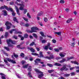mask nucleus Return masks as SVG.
<instances>
[{"label": "nucleus", "mask_w": 79, "mask_h": 79, "mask_svg": "<svg viewBox=\"0 0 79 79\" xmlns=\"http://www.w3.org/2000/svg\"><path fill=\"white\" fill-rule=\"evenodd\" d=\"M54 50L55 51V52H59V49H55Z\"/></svg>", "instance_id": "nucleus-55"}, {"label": "nucleus", "mask_w": 79, "mask_h": 79, "mask_svg": "<svg viewBox=\"0 0 79 79\" xmlns=\"http://www.w3.org/2000/svg\"><path fill=\"white\" fill-rule=\"evenodd\" d=\"M32 55H35V56H39V54H37V53H32Z\"/></svg>", "instance_id": "nucleus-43"}, {"label": "nucleus", "mask_w": 79, "mask_h": 79, "mask_svg": "<svg viewBox=\"0 0 79 79\" xmlns=\"http://www.w3.org/2000/svg\"><path fill=\"white\" fill-rule=\"evenodd\" d=\"M25 26L26 27H29V24H25Z\"/></svg>", "instance_id": "nucleus-60"}, {"label": "nucleus", "mask_w": 79, "mask_h": 79, "mask_svg": "<svg viewBox=\"0 0 79 79\" xmlns=\"http://www.w3.org/2000/svg\"><path fill=\"white\" fill-rule=\"evenodd\" d=\"M71 76H74V75H75V73H71Z\"/></svg>", "instance_id": "nucleus-59"}, {"label": "nucleus", "mask_w": 79, "mask_h": 79, "mask_svg": "<svg viewBox=\"0 0 79 79\" xmlns=\"http://www.w3.org/2000/svg\"><path fill=\"white\" fill-rule=\"evenodd\" d=\"M17 47L18 48H20V49H23V48H21V45H17Z\"/></svg>", "instance_id": "nucleus-22"}, {"label": "nucleus", "mask_w": 79, "mask_h": 79, "mask_svg": "<svg viewBox=\"0 0 79 79\" xmlns=\"http://www.w3.org/2000/svg\"><path fill=\"white\" fill-rule=\"evenodd\" d=\"M4 48L7 51H10V48H9L7 47H4Z\"/></svg>", "instance_id": "nucleus-27"}, {"label": "nucleus", "mask_w": 79, "mask_h": 79, "mask_svg": "<svg viewBox=\"0 0 79 79\" xmlns=\"http://www.w3.org/2000/svg\"><path fill=\"white\" fill-rule=\"evenodd\" d=\"M60 70L61 71H63V70H64V71H68V69L66 68V65H64L62 68L60 69Z\"/></svg>", "instance_id": "nucleus-3"}, {"label": "nucleus", "mask_w": 79, "mask_h": 79, "mask_svg": "<svg viewBox=\"0 0 79 79\" xmlns=\"http://www.w3.org/2000/svg\"><path fill=\"white\" fill-rule=\"evenodd\" d=\"M28 66H29V64H26L25 65H23V68L26 69V68H27Z\"/></svg>", "instance_id": "nucleus-18"}, {"label": "nucleus", "mask_w": 79, "mask_h": 79, "mask_svg": "<svg viewBox=\"0 0 79 79\" xmlns=\"http://www.w3.org/2000/svg\"><path fill=\"white\" fill-rule=\"evenodd\" d=\"M65 11L66 12H68L69 11V9L67 8L65 9Z\"/></svg>", "instance_id": "nucleus-54"}, {"label": "nucleus", "mask_w": 79, "mask_h": 79, "mask_svg": "<svg viewBox=\"0 0 79 79\" xmlns=\"http://www.w3.org/2000/svg\"><path fill=\"white\" fill-rule=\"evenodd\" d=\"M4 8H5L6 10H7L8 11H9V10H10V11H11V12H13V10L11 8H8V7L6 6H4Z\"/></svg>", "instance_id": "nucleus-5"}, {"label": "nucleus", "mask_w": 79, "mask_h": 79, "mask_svg": "<svg viewBox=\"0 0 79 79\" xmlns=\"http://www.w3.org/2000/svg\"><path fill=\"white\" fill-rule=\"evenodd\" d=\"M59 79H65L64 77H60L59 78Z\"/></svg>", "instance_id": "nucleus-64"}, {"label": "nucleus", "mask_w": 79, "mask_h": 79, "mask_svg": "<svg viewBox=\"0 0 79 79\" xmlns=\"http://www.w3.org/2000/svg\"><path fill=\"white\" fill-rule=\"evenodd\" d=\"M2 12H3L4 13V15H5V16H6V15L7 12H6V10H2Z\"/></svg>", "instance_id": "nucleus-17"}, {"label": "nucleus", "mask_w": 79, "mask_h": 79, "mask_svg": "<svg viewBox=\"0 0 79 79\" xmlns=\"http://www.w3.org/2000/svg\"><path fill=\"white\" fill-rule=\"evenodd\" d=\"M36 60H37L38 61H40V59L37 58L36 59Z\"/></svg>", "instance_id": "nucleus-61"}, {"label": "nucleus", "mask_w": 79, "mask_h": 79, "mask_svg": "<svg viewBox=\"0 0 79 79\" xmlns=\"http://www.w3.org/2000/svg\"><path fill=\"white\" fill-rule=\"evenodd\" d=\"M47 65L48 66L50 67V68H53V66L52 64H47Z\"/></svg>", "instance_id": "nucleus-19"}, {"label": "nucleus", "mask_w": 79, "mask_h": 79, "mask_svg": "<svg viewBox=\"0 0 79 79\" xmlns=\"http://www.w3.org/2000/svg\"><path fill=\"white\" fill-rule=\"evenodd\" d=\"M13 21H15V22H16V23H19L18 21V20H17V19H16V17L14 18Z\"/></svg>", "instance_id": "nucleus-21"}, {"label": "nucleus", "mask_w": 79, "mask_h": 79, "mask_svg": "<svg viewBox=\"0 0 79 79\" xmlns=\"http://www.w3.org/2000/svg\"><path fill=\"white\" fill-rule=\"evenodd\" d=\"M23 19H24V20L25 21H26L27 22V21H28V19L24 17H23Z\"/></svg>", "instance_id": "nucleus-42"}, {"label": "nucleus", "mask_w": 79, "mask_h": 79, "mask_svg": "<svg viewBox=\"0 0 79 79\" xmlns=\"http://www.w3.org/2000/svg\"><path fill=\"white\" fill-rule=\"evenodd\" d=\"M33 35L35 37V38H36V39H37V35H36V34H33Z\"/></svg>", "instance_id": "nucleus-38"}, {"label": "nucleus", "mask_w": 79, "mask_h": 79, "mask_svg": "<svg viewBox=\"0 0 79 79\" xmlns=\"http://www.w3.org/2000/svg\"><path fill=\"white\" fill-rule=\"evenodd\" d=\"M60 3H64V1L63 0H61L60 1Z\"/></svg>", "instance_id": "nucleus-44"}, {"label": "nucleus", "mask_w": 79, "mask_h": 79, "mask_svg": "<svg viewBox=\"0 0 79 79\" xmlns=\"http://www.w3.org/2000/svg\"><path fill=\"white\" fill-rule=\"evenodd\" d=\"M11 60H11L9 58H7V60L8 61H9V62H10V61L11 62Z\"/></svg>", "instance_id": "nucleus-53"}, {"label": "nucleus", "mask_w": 79, "mask_h": 79, "mask_svg": "<svg viewBox=\"0 0 79 79\" xmlns=\"http://www.w3.org/2000/svg\"><path fill=\"white\" fill-rule=\"evenodd\" d=\"M42 52H40L39 53V55L40 56H38V57L39 58H41V57H44V55L42 54Z\"/></svg>", "instance_id": "nucleus-9"}, {"label": "nucleus", "mask_w": 79, "mask_h": 79, "mask_svg": "<svg viewBox=\"0 0 79 79\" xmlns=\"http://www.w3.org/2000/svg\"><path fill=\"white\" fill-rule=\"evenodd\" d=\"M13 55L15 58H18V55H16V54L15 52L13 53Z\"/></svg>", "instance_id": "nucleus-24"}, {"label": "nucleus", "mask_w": 79, "mask_h": 79, "mask_svg": "<svg viewBox=\"0 0 79 79\" xmlns=\"http://www.w3.org/2000/svg\"><path fill=\"white\" fill-rule=\"evenodd\" d=\"M4 65L2 64H0V68H3L2 67H4Z\"/></svg>", "instance_id": "nucleus-51"}, {"label": "nucleus", "mask_w": 79, "mask_h": 79, "mask_svg": "<svg viewBox=\"0 0 79 79\" xmlns=\"http://www.w3.org/2000/svg\"><path fill=\"white\" fill-rule=\"evenodd\" d=\"M2 79H6V78H5V76H2Z\"/></svg>", "instance_id": "nucleus-57"}, {"label": "nucleus", "mask_w": 79, "mask_h": 79, "mask_svg": "<svg viewBox=\"0 0 79 79\" xmlns=\"http://www.w3.org/2000/svg\"><path fill=\"white\" fill-rule=\"evenodd\" d=\"M11 28V27L10 26H7L6 27V29L7 30H8L9 29H10Z\"/></svg>", "instance_id": "nucleus-46"}, {"label": "nucleus", "mask_w": 79, "mask_h": 79, "mask_svg": "<svg viewBox=\"0 0 79 79\" xmlns=\"http://www.w3.org/2000/svg\"><path fill=\"white\" fill-rule=\"evenodd\" d=\"M5 9V6H2L0 8V10H3Z\"/></svg>", "instance_id": "nucleus-49"}, {"label": "nucleus", "mask_w": 79, "mask_h": 79, "mask_svg": "<svg viewBox=\"0 0 79 79\" xmlns=\"http://www.w3.org/2000/svg\"><path fill=\"white\" fill-rule=\"evenodd\" d=\"M25 62V61H24V60H23L22 61V63L23 64V65H24V63Z\"/></svg>", "instance_id": "nucleus-56"}, {"label": "nucleus", "mask_w": 79, "mask_h": 79, "mask_svg": "<svg viewBox=\"0 0 79 79\" xmlns=\"http://www.w3.org/2000/svg\"><path fill=\"white\" fill-rule=\"evenodd\" d=\"M44 58H46L47 59H48V60H50V59H53V58H54V56H53V55H51L49 57L48 56H46L44 57Z\"/></svg>", "instance_id": "nucleus-6"}, {"label": "nucleus", "mask_w": 79, "mask_h": 79, "mask_svg": "<svg viewBox=\"0 0 79 79\" xmlns=\"http://www.w3.org/2000/svg\"><path fill=\"white\" fill-rule=\"evenodd\" d=\"M7 42L8 45V47H13V45L10 44V42H11L12 44H15V43H14V42L12 41L11 39L7 40Z\"/></svg>", "instance_id": "nucleus-2"}, {"label": "nucleus", "mask_w": 79, "mask_h": 79, "mask_svg": "<svg viewBox=\"0 0 79 79\" xmlns=\"http://www.w3.org/2000/svg\"><path fill=\"white\" fill-rule=\"evenodd\" d=\"M73 20V19L70 18L67 21V23H70L71 21Z\"/></svg>", "instance_id": "nucleus-13"}, {"label": "nucleus", "mask_w": 79, "mask_h": 79, "mask_svg": "<svg viewBox=\"0 0 79 79\" xmlns=\"http://www.w3.org/2000/svg\"><path fill=\"white\" fill-rule=\"evenodd\" d=\"M8 35V32H6L5 35V37L6 38Z\"/></svg>", "instance_id": "nucleus-26"}, {"label": "nucleus", "mask_w": 79, "mask_h": 79, "mask_svg": "<svg viewBox=\"0 0 79 79\" xmlns=\"http://www.w3.org/2000/svg\"><path fill=\"white\" fill-rule=\"evenodd\" d=\"M20 56L24 58V53H22L20 54Z\"/></svg>", "instance_id": "nucleus-32"}, {"label": "nucleus", "mask_w": 79, "mask_h": 79, "mask_svg": "<svg viewBox=\"0 0 79 79\" xmlns=\"http://www.w3.org/2000/svg\"><path fill=\"white\" fill-rule=\"evenodd\" d=\"M40 74H41L39 75L38 76V77L40 78H41V77H42L44 76V74H43V73H41Z\"/></svg>", "instance_id": "nucleus-11"}, {"label": "nucleus", "mask_w": 79, "mask_h": 79, "mask_svg": "<svg viewBox=\"0 0 79 79\" xmlns=\"http://www.w3.org/2000/svg\"><path fill=\"white\" fill-rule=\"evenodd\" d=\"M24 37H23V36L21 38V40H24Z\"/></svg>", "instance_id": "nucleus-63"}, {"label": "nucleus", "mask_w": 79, "mask_h": 79, "mask_svg": "<svg viewBox=\"0 0 79 79\" xmlns=\"http://www.w3.org/2000/svg\"><path fill=\"white\" fill-rule=\"evenodd\" d=\"M15 9L16 10V12L19 15H20V13H19V9H18V7L16 6H15Z\"/></svg>", "instance_id": "nucleus-7"}, {"label": "nucleus", "mask_w": 79, "mask_h": 79, "mask_svg": "<svg viewBox=\"0 0 79 79\" xmlns=\"http://www.w3.org/2000/svg\"><path fill=\"white\" fill-rule=\"evenodd\" d=\"M27 69L28 71H32V67H31V66H29Z\"/></svg>", "instance_id": "nucleus-20"}, {"label": "nucleus", "mask_w": 79, "mask_h": 79, "mask_svg": "<svg viewBox=\"0 0 79 79\" xmlns=\"http://www.w3.org/2000/svg\"><path fill=\"white\" fill-rule=\"evenodd\" d=\"M19 6H20L19 7L20 10H23L24 7V5L23 4H18Z\"/></svg>", "instance_id": "nucleus-4"}, {"label": "nucleus", "mask_w": 79, "mask_h": 79, "mask_svg": "<svg viewBox=\"0 0 79 79\" xmlns=\"http://www.w3.org/2000/svg\"><path fill=\"white\" fill-rule=\"evenodd\" d=\"M54 71V70H48V72L49 73H52V72H53Z\"/></svg>", "instance_id": "nucleus-30"}, {"label": "nucleus", "mask_w": 79, "mask_h": 79, "mask_svg": "<svg viewBox=\"0 0 79 79\" xmlns=\"http://www.w3.org/2000/svg\"><path fill=\"white\" fill-rule=\"evenodd\" d=\"M74 58L73 56H72L70 57H68L67 58V59H68L67 60V61H69V60H72L73 59H74Z\"/></svg>", "instance_id": "nucleus-12"}, {"label": "nucleus", "mask_w": 79, "mask_h": 79, "mask_svg": "<svg viewBox=\"0 0 79 79\" xmlns=\"http://www.w3.org/2000/svg\"><path fill=\"white\" fill-rule=\"evenodd\" d=\"M11 24H12L11 23H9L8 22H6L5 23L6 26H8V25H10V26H11Z\"/></svg>", "instance_id": "nucleus-14"}, {"label": "nucleus", "mask_w": 79, "mask_h": 79, "mask_svg": "<svg viewBox=\"0 0 79 79\" xmlns=\"http://www.w3.org/2000/svg\"><path fill=\"white\" fill-rule=\"evenodd\" d=\"M28 75V76H29V77H32V75H31V72H29Z\"/></svg>", "instance_id": "nucleus-23"}, {"label": "nucleus", "mask_w": 79, "mask_h": 79, "mask_svg": "<svg viewBox=\"0 0 79 79\" xmlns=\"http://www.w3.org/2000/svg\"><path fill=\"white\" fill-rule=\"evenodd\" d=\"M30 51L32 52H35V50L33 49V48H31V49L30 50Z\"/></svg>", "instance_id": "nucleus-37"}, {"label": "nucleus", "mask_w": 79, "mask_h": 79, "mask_svg": "<svg viewBox=\"0 0 79 79\" xmlns=\"http://www.w3.org/2000/svg\"><path fill=\"white\" fill-rule=\"evenodd\" d=\"M55 34H57V35H61V32H56L55 33Z\"/></svg>", "instance_id": "nucleus-25"}, {"label": "nucleus", "mask_w": 79, "mask_h": 79, "mask_svg": "<svg viewBox=\"0 0 79 79\" xmlns=\"http://www.w3.org/2000/svg\"><path fill=\"white\" fill-rule=\"evenodd\" d=\"M31 31H28L27 32L29 33H32L33 32H37V30H38V28L37 27H32L31 28Z\"/></svg>", "instance_id": "nucleus-1"}, {"label": "nucleus", "mask_w": 79, "mask_h": 79, "mask_svg": "<svg viewBox=\"0 0 79 79\" xmlns=\"http://www.w3.org/2000/svg\"><path fill=\"white\" fill-rule=\"evenodd\" d=\"M27 17H28L29 18H31V16H30V15L29 13H27Z\"/></svg>", "instance_id": "nucleus-41"}, {"label": "nucleus", "mask_w": 79, "mask_h": 79, "mask_svg": "<svg viewBox=\"0 0 79 79\" xmlns=\"http://www.w3.org/2000/svg\"><path fill=\"white\" fill-rule=\"evenodd\" d=\"M74 64H77V65H79V62H77L76 61H75Z\"/></svg>", "instance_id": "nucleus-47"}, {"label": "nucleus", "mask_w": 79, "mask_h": 79, "mask_svg": "<svg viewBox=\"0 0 79 79\" xmlns=\"http://www.w3.org/2000/svg\"><path fill=\"white\" fill-rule=\"evenodd\" d=\"M53 43H56V40H52Z\"/></svg>", "instance_id": "nucleus-58"}, {"label": "nucleus", "mask_w": 79, "mask_h": 79, "mask_svg": "<svg viewBox=\"0 0 79 79\" xmlns=\"http://www.w3.org/2000/svg\"><path fill=\"white\" fill-rule=\"evenodd\" d=\"M16 76H17V77H18V78H19V79H21V77H20V76H19V75L18 74H16Z\"/></svg>", "instance_id": "nucleus-50"}, {"label": "nucleus", "mask_w": 79, "mask_h": 79, "mask_svg": "<svg viewBox=\"0 0 79 79\" xmlns=\"http://www.w3.org/2000/svg\"><path fill=\"white\" fill-rule=\"evenodd\" d=\"M48 47L47 46H45V47L44 48L45 50H48Z\"/></svg>", "instance_id": "nucleus-39"}, {"label": "nucleus", "mask_w": 79, "mask_h": 79, "mask_svg": "<svg viewBox=\"0 0 79 79\" xmlns=\"http://www.w3.org/2000/svg\"><path fill=\"white\" fill-rule=\"evenodd\" d=\"M44 20L45 21V22H47V21H48V19L46 17H45L44 19Z\"/></svg>", "instance_id": "nucleus-35"}, {"label": "nucleus", "mask_w": 79, "mask_h": 79, "mask_svg": "<svg viewBox=\"0 0 79 79\" xmlns=\"http://www.w3.org/2000/svg\"><path fill=\"white\" fill-rule=\"evenodd\" d=\"M13 38H14V39H18V37L16 36L15 35L13 36Z\"/></svg>", "instance_id": "nucleus-45"}, {"label": "nucleus", "mask_w": 79, "mask_h": 79, "mask_svg": "<svg viewBox=\"0 0 79 79\" xmlns=\"http://www.w3.org/2000/svg\"><path fill=\"white\" fill-rule=\"evenodd\" d=\"M67 61V60H66V59L65 58H64L62 60L59 61V62L60 63H64V61Z\"/></svg>", "instance_id": "nucleus-10"}, {"label": "nucleus", "mask_w": 79, "mask_h": 79, "mask_svg": "<svg viewBox=\"0 0 79 79\" xmlns=\"http://www.w3.org/2000/svg\"><path fill=\"white\" fill-rule=\"evenodd\" d=\"M15 31V29H12L10 31V34H12L13 31Z\"/></svg>", "instance_id": "nucleus-34"}, {"label": "nucleus", "mask_w": 79, "mask_h": 79, "mask_svg": "<svg viewBox=\"0 0 79 79\" xmlns=\"http://www.w3.org/2000/svg\"><path fill=\"white\" fill-rule=\"evenodd\" d=\"M13 4H14V2H10V5H13Z\"/></svg>", "instance_id": "nucleus-62"}, {"label": "nucleus", "mask_w": 79, "mask_h": 79, "mask_svg": "<svg viewBox=\"0 0 79 79\" xmlns=\"http://www.w3.org/2000/svg\"><path fill=\"white\" fill-rule=\"evenodd\" d=\"M54 65H55V66H62V65L59 64V63H55Z\"/></svg>", "instance_id": "nucleus-16"}, {"label": "nucleus", "mask_w": 79, "mask_h": 79, "mask_svg": "<svg viewBox=\"0 0 79 79\" xmlns=\"http://www.w3.org/2000/svg\"><path fill=\"white\" fill-rule=\"evenodd\" d=\"M35 71H36V73H40V74H41L42 73V74H43V72L40 71V70H39L37 69H35Z\"/></svg>", "instance_id": "nucleus-8"}, {"label": "nucleus", "mask_w": 79, "mask_h": 79, "mask_svg": "<svg viewBox=\"0 0 79 79\" xmlns=\"http://www.w3.org/2000/svg\"><path fill=\"white\" fill-rule=\"evenodd\" d=\"M12 12V16H15V13H14V10H13V12Z\"/></svg>", "instance_id": "nucleus-48"}, {"label": "nucleus", "mask_w": 79, "mask_h": 79, "mask_svg": "<svg viewBox=\"0 0 79 79\" xmlns=\"http://www.w3.org/2000/svg\"><path fill=\"white\" fill-rule=\"evenodd\" d=\"M59 55H60V56H61V57H64V56H65V55H63V54L61 53L59 54Z\"/></svg>", "instance_id": "nucleus-36"}, {"label": "nucleus", "mask_w": 79, "mask_h": 79, "mask_svg": "<svg viewBox=\"0 0 79 79\" xmlns=\"http://www.w3.org/2000/svg\"><path fill=\"white\" fill-rule=\"evenodd\" d=\"M46 40H42V44H45V43H46Z\"/></svg>", "instance_id": "nucleus-28"}, {"label": "nucleus", "mask_w": 79, "mask_h": 79, "mask_svg": "<svg viewBox=\"0 0 79 79\" xmlns=\"http://www.w3.org/2000/svg\"><path fill=\"white\" fill-rule=\"evenodd\" d=\"M40 33L43 37H45V35H44V32H40Z\"/></svg>", "instance_id": "nucleus-33"}, {"label": "nucleus", "mask_w": 79, "mask_h": 79, "mask_svg": "<svg viewBox=\"0 0 79 79\" xmlns=\"http://www.w3.org/2000/svg\"><path fill=\"white\" fill-rule=\"evenodd\" d=\"M70 76V74H64V76L65 77H68Z\"/></svg>", "instance_id": "nucleus-29"}, {"label": "nucleus", "mask_w": 79, "mask_h": 79, "mask_svg": "<svg viewBox=\"0 0 79 79\" xmlns=\"http://www.w3.org/2000/svg\"><path fill=\"white\" fill-rule=\"evenodd\" d=\"M11 63H14V64L16 63V62H15V61L14 60H11Z\"/></svg>", "instance_id": "nucleus-52"}, {"label": "nucleus", "mask_w": 79, "mask_h": 79, "mask_svg": "<svg viewBox=\"0 0 79 79\" xmlns=\"http://www.w3.org/2000/svg\"><path fill=\"white\" fill-rule=\"evenodd\" d=\"M28 37V35L27 34H26L24 35V38H27Z\"/></svg>", "instance_id": "nucleus-31"}, {"label": "nucleus", "mask_w": 79, "mask_h": 79, "mask_svg": "<svg viewBox=\"0 0 79 79\" xmlns=\"http://www.w3.org/2000/svg\"><path fill=\"white\" fill-rule=\"evenodd\" d=\"M43 15V12H39L37 15V16H42Z\"/></svg>", "instance_id": "nucleus-15"}, {"label": "nucleus", "mask_w": 79, "mask_h": 79, "mask_svg": "<svg viewBox=\"0 0 79 79\" xmlns=\"http://www.w3.org/2000/svg\"><path fill=\"white\" fill-rule=\"evenodd\" d=\"M34 44H35V43L33 42L30 44V46H32V45H34Z\"/></svg>", "instance_id": "nucleus-40"}]
</instances>
